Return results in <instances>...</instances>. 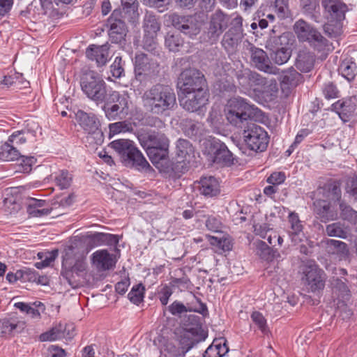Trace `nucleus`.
Returning <instances> with one entry per match:
<instances>
[{
  "instance_id": "nucleus-1",
  "label": "nucleus",
  "mask_w": 357,
  "mask_h": 357,
  "mask_svg": "<svg viewBox=\"0 0 357 357\" xmlns=\"http://www.w3.org/2000/svg\"><path fill=\"white\" fill-rule=\"evenodd\" d=\"M137 138L151 162L160 171L170 173L171 171H181L180 166L181 168L184 167L183 162L174 164L169 160V140L164 133L149 130L139 133Z\"/></svg>"
},
{
  "instance_id": "nucleus-2",
  "label": "nucleus",
  "mask_w": 357,
  "mask_h": 357,
  "mask_svg": "<svg viewBox=\"0 0 357 357\" xmlns=\"http://www.w3.org/2000/svg\"><path fill=\"white\" fill-rule=\"evenodd\" d=\"M144 107L149 112L162 115L176 107V96L169 85L156 84L144 91L142 96Z\"/></svg>"
},
{
  "instance_id": "nucleus-3",
  "label": "nucleus",
  "mask_w": 357,
  "mask_h": 357,
  "mask_svg": "<svg viewBox=\"0 0 357 357\" xmlns=\"http://www.w3.org/2000/svg\"><path fill=\"white\" fill-rule=\"evenodd\" d=\"M293 30L299 41L309 43L316 51L321 54L324 59L334 50L331 42L325 38L312 25L302 19L294 23Z\"/></svg>"
},
{
  "instance_id": "nucleus-4",
  "label": "nucleus",
  "mask_w": 357,
  "mask_h": 357,
  "mask_svg": "<svg viewBox=\"0 0 357 357\" xmlns=\"http://www.w3.org/2000/svg\"><path fill=\"white\" fill-rule=\"evenodd\" d=\"M109 146L116 151L126 166L134 167L138 170H147L151 168L150 165L134 145L132 141L118 139L110 142Z\"/></svg>"
},
{
  "instance_id": "nucleus-5",
  "label": "nucleus",
  "mask_w": 357,
  "mask_h": 357,
  "mask_svg": "<svg viewBox=\"0 0 357 357\" xmlns=\"http://www.w3.org/2000/svg\"><path fill=\"white\" fill-rule=\"evenodd\" d=\"M199 319L197 316L190 315L188 321H183L185 328L181 332L178 339L181 352L183 355L195 344L204 340L206 337V334L202 328Z\"/></svg>"
},
{
  "instance_id": "nucleus-6",
  "label": "nucleus",
  "mask_w": 357,
  "mask_h": 357,
  "mask_svg": "<svg viewBox=\"0 0 357 357\" xmlns=\"http://www.w3.org/2000/svg\"><path fill=\"white\" fill-rule=\"evenodd\" d=\"M80 84L84 94L97 104L102 103L108 96L106 83L96 72L85 73L81 79Z\"/></svg>"
},
{
  "instance_id": "nucleus-7",
  "label": "nucleus",
  "mask_w": 357,
  "mask_h": 357,
  "mask_svg": "<svg viewBox=\"0 0 357 357\" xmlns=\"http://www.w3.org/2000/svg\"><path fill=\"white\" fill-rule=\"evenodd\" d=\"M255 105H250L241 98H233L229 100L226 117L228 121L235 126H241L255 114Z\"/></svg>"
},
{
  "instance_id": "nucleus-8",
  "label": "nucleus",
  "mask_w": 357,
  "mask_h": 357,
  "mask_svg": "<svg viewBox=\"0 0 357 357\" xmlns=\"http://www.w3.org/2000/svg\"><path fill=\"white\" fill-rule=\"evenodd\" d=\"M103 102L102 109L110 121L121 119L128 114L127 98L118 91L109 90Z\"/></svg>"
},
{
  "instance_id": "nucleus-9",
  "label": "nucleus",
  "mask_w": 357,
  "mask_h": 357,
  "mask_svg": "<svg viewBox=\"0 0 357 357\" xmlns=\"http://www.w3.org/2000/svg\"><path fill=\"white\" fill-rule=\"evenodd\" d=\"M178 87L181 93L206 92V82L204 75L196 69H185L178 77Z\"/></svg>"
},
{
  "instance_id": "nucleus-10",
  "label": "nucleus",
  "mask_w": 357,
  "mask_h": 357,
  "mask_svg": "<svg viewBox=\"0 0 357 357\" xmlns=\"http://www.w3.org/2000/svg\"><path fill=\"white\" fill-rule=\"evenodd\" d=\"M243 137L248 147L256 152H262L268 146L269 137L267 132L261 126L250 123L243 130Z\"/></svg>"
},
{
  "instance_id": "nucleus-11",
  "label": "nucleus",
  "mask_w": 357,
  "mask_h": 357,
  "mask_svg": "<svg viewBox=\"0 0 357 357\" xmlns=\"http://www.w3.org/2000/svg\"><path fill=\"white\" fill-rule=\"evenodd\" d=\"M160 73L159 63L150 59L144 53H137L135 56V74L137 80L142 82L146 78H155Z\"/></svg>"
},
{
  "instance_id": "nucleus-12",
  "label": "nucleus",
  "mask_w": 357,
  "mask_h": 357,
  "mask_svg": "<svg viewBox=\"0 0 357 357\" xmlns=\"http://www.w3.org/2000/svg\"><path fill=\"white\" fill-rule=\"evenodd\" d=\"M121 9L113 10L111 16L107 20L109 26V36L112 43L123 45L126 43V36L128 33V28L122 19Z\"/></svg>"
},
{
  "instance_id": "nucleus-13",
  "label": "nucleus",
  "mask_w": 357,
  "mask_h": 357,
  "mask_svg": "<svg viewBox=\"0 0 357 357\" xmlns=\"http://www.w3.org/2000/svg\"><path fill=\"white\" fill-rule=\"evenodd\" d=\"M230 17L220 10L212 13L209 18L206 36L211 43H216L229 26Z\"/></svg>"
},
{
  "instance_id": "nucleus-14",
  "label": "nucleus",
  "mask_w": 357,
  "mask_h": 357,
  "mask_svg": "<svg viewBox=\"0 0 357 357\" xmlns=\"http://www.w3.org/2000/svg\"><path fill=\"white\" fill-rule=\"evenodd\" d=\"M172 26L190 38L197 36L201 29V24L193 16H182L176 13L169 15Z\"/></svg>"
},
{
  "instance_id": "nucleus-15",
  "label": "nucleus",
  "mask_w": 357,
  "mask_h": 357,
  "mask_svg": "<svg viewBox=\"0 0 357 357\" xmlns=\"http://www.w3.org/2000/svg\"><path fill=\"white\" fill-rule=\"evenodd\" d=\"M252 64L259 70L271 75H278L280 69L273 65L267 53L262 49L251 46L250 48Z\"/></svg>"
},
{
  "instance_id": "nucleus-16",
  "label": "nucleus",
  "mask_w": 357,
  "mask_h": 357,
  "mask_svg": "<svg viewBox=\"0 0 357 357\" xmlns=\"http://www.w3.org/2000/svg\"><path fill=\"white\" fill-rule=\"evenodd\" d=\"M3 207L10 214L18 212L22 205V186L5 189L3 193Z\"/></svg>"
},
{
  "instance_id": "nucleus-17",
  "label": "nucleus",
  "mask_w": 357,
  "mask_h": 357,
  "mask_svg": "<svg viewBox=\"0 0 357 357\" xmlns=\"http://www.w3.org/2000/svg\"><path fill=\"white\" fill-rule=\"evenodd\" d=\"M303 274L304 277L303 280L312 291H315L324 288V273L314 262L310 261L305 266Z\"/></svg>"
},
{
  "instance_id": "nucleus-18",
  "label": "nucleus",
  "mask_w": 357,
  "mask_h": 357,
  "mask_svg": "<svg viewBox=\"0 0 357 357\" xmlns=\"http://www.w3.org/2000/svg\"><path fill=\"white\" fill-rule=\"evenodd\" d=\"M68 252L63 258L62 262L61 275L68 280L70 284L76 283V278H79L85 271L86 264L82 259H77L73 265V262L68 257Z\"/></svg>"
},
{
  "instance_id": "nucleus-19",
  "label": "nucleus",
  "mask_w": 357,
  "mask_h": 357,
  "mask_svg": "<svg viewBox=\"0 0 357 357\" xmlns=\"http://www.w3.org/2000/svg\"><path fill=\"white\" fill-rule=\"evenodd\" d=\"M22 322L21 317L16 313H10L8 317L0 319V337L11 338L21 333Z\"/></svg>"
},
{
  "instance_id": "nucleus-20",
  "label": "nucleus",
  "mask_w": 357,
  "mask_h": 357,
  "mask_svg": "<svg viewBox=\"0 0 357 357\" xmlns=\"http://www.w3.org/2000/svg\"><path fill=\"white\" fill-rule=\"evenodd\" d=\"M206 92L181 93L179 96L180 105L186 111L194 112L200 109L206 103Z\"/></svg>"
},
{
  "instance_id": "nucleus-21",
  "label": "nucleus",
  "mask_w": 357,
  "mask_h": 357,
  "mask_svg": "<svg viewBox=\"0 0 357 357\" xmlns=\"http://www.w3.org/2000/svg\"><path fill=\"white\" fill-rule=\"evenodd\" d=\"M210 146L214 163L222 166H229L233 164V155L224 143L213 139L210 141Z\"/></svg>"
},
{
  "instance_id": "nucleus-22",
  "label": "nucleus",
  "mask_w": 357,
  "mask_h": 357,
  "mask_svg": "<svg viewBox=\"0 0 357 357\" xmlns=\"http://www.w3.org/2000/svg\"><path fill=\"white\" fill-rule=\"evenodd\" d=\"M176 156L178 159H180V160L176 162H173V163L178 164L180 162H183L185 165L182 169H180L181 171H171L170 173L172 172L175 174L184 173L188 170V164L194 157V148L192 144L187 139H179L176 142ZM180 168H181V166Z\"/></svg>"
},
{
  "instance_id": "nucleus-23",
  "label": "nucleus",
  "mask_w": 357,
  "mask_h": 357,
  "mask_svg": "<svg viewBox=\"0 0 357 357\" xmlns=\"http://www.w3.org/2000/svg\"><path fill=\"white\" fill-rule=\"evenodd\" d=\"M313 211L317 218L322 222H328L338 219V212L331 202L324 199H317L313 203Z\"/></svg>"
},
{
  "instance_id": "nucleus-24",
  "label": "nucleus",
  "mask_w": 357,
  "mask_h": 357,
  "mask_svg": "<svg viewBox=\"0 0 357 357\" xmlns=\"http://www.w3.org/2000/svg\"><path fill=\"white\" fill-rule=\"evenodd\" d=\"M238 83L244 87L253 88L255 86H264L267 80L257 72L249 69L239 71L236 75Z\"/></svg>"
},
{
  "instance_id": "nucleus-25",
  "label": "nucleus",
  "mask_w": 357,
  "mask_h": 357,
  "mask_svg": "<svg viewBox=\"0 0 357 357\" xmlns=\"http://www.w3.org/2000/svg\"><path fill=\"white\" fill-rule=\"evenodd\" d=\"M196 185L200 194L206 197H215L220 193V185L214 176L202 177Z\"/></svg>"
},
{
  "instance_id": "nucleus-26",
  "label": "nucleus",
  "mask_w": 357,
  "mask_h": 357,
  "mask_svg": "<svg viewBox=\"0 0 357 357\" xmlns=\"http://www.w3.org/2000/svg\"><path fill=\"white\" fill-rule=\"evenodd\" d=\"M86 55L89 59L95 61L98 66H104L109 59V47L107 45H91L86 49Z\"/></svg>"
},
{
  "instance_id": "nucleus-27",
  "label": "nucleus",
  "mask_w": 357,
  "mask_h": 357,
  "mask_svg": "<svg viewBox=\"0 0 357 357\" xmlns=\"http://www.w3.org/2000/svg\"><path fill=\"white\" fill-rule=\"evenodd\" d=\"M92 262L98 271L109 270L116 263L113 255L106 250L95 252L92 255Z\"/></svg>"
},
{
  "instance_id": "nucleus-28",
  "label": "nucleus",
  "mask_w": 357,
  "mask_h": 357,
  "mask_svg": "<svg viewBox=\"0 0 357 357\" xmlns=\"http://www.w3.org/2000/svg\"><path fill=\"white\" fill-rule=\"evenodd\" d=\"M322 6L330 13L331 17L340 22L345 18L347 5L339 0H322Z\"/></svg>"
},
{
  "instance_id": "nucleus-29",
  "label": "nucleus",
  "mask_w": 357,
  "mask_h": 357,
  "mask_svg": "<svg viewBox=\"0 0 357 357\" xmlns=\"http://www.w3.org/2000/svg\"><path fill=\"white\" fill-rule=\"evenodd\" d=\"M315 61V56L307 50H301L297 54L295 66L303 73H307L312 70Z\"/></svg>"
},
{
  "instance_id": "nucleus-30",
  "label": "nucleus",
  "mask_w": 357,
  "mask_h": 357,
  "mask_svg": "<svg viewBox=\"0 0 357 357\" xmlns=\"http://www.w3.org/2000/svg\"><path fill=\"white\" fill-rule=\"evenodd\" d=\"M26 199L29 201L26 203V212L29 217L40 218L50 214L52 208H40L45 205V200L31 197H28Z\"/></svg>"
},
{
  "instance_id": "nucleus-31",
  "label": "nucleus",
  "mask_w": 357,
  "mask_h": 357,
  "mask_svg": "<svg viewBox=\"0 0 357 357\" xmlns=\"http://www.w3.org/2000/svg\"><path fill=\"white\" fill-rule=\"evenodd\" d=\"M294 36L291 32H284L280 36L271 35L266 42V47L271 49L289 48V46L293 45Z\"/></svg>"
},
{
  "instance_id": "nucleus-32",
  "label": "nucleus",
  "mask_w": 357,
  "mask_h": 357,
  "mask_svg": "<svg viewBox=\"0 0 357 357\" xmlns=\"http://www.w3.org/2000/svg\"><path fill=\"white\" fill-rule=\"evenodd\" d=\"M182 130L189 137L199 138L204 134V124L201 122L186 119L181 122Z\"/></svg>"
},
{
  "instance_id": "nucleus-33",
  "label": "nucleus",
  "mask_w": 357,
  "mask_h": 357,
  "mask_svg": "<svg viewBox=\"0 0 357 357\" xmlns=\"http://www.w3.org/2000/svg\"><path fill=\"white\" fill-rule=\"evenodd\" d=\"M324 233L331 237L347 238L349 234V227L345 223L337 221L326 225Z\"/></svg>"
},
{
  "instance_id": "nucleus-34",
  "label": "nucleus",
  "mask_w": 357,
  "mask_h": 357,
  "mask_svg": "<svg viewBox=\"0 0 357 357\" xmlns=\"http://www.w3.org/2000/svg\"><path fill=\"white\" fill-rule=\"evenodd\" d=\"M321 244L325 248L326 251L330 255H336L340 257H345L349 253L347 245L342 241L326 239L321 241Z\"/></svg>"
},
{
  "instance_id": "nucleus-35",
  "label": "nucleus",
  "mask_w": 357,
  "mask_h": 357,
  "mask_svg": "<svg viewBox=\"0 0 357 357\" xmlns=\"http://www.w3.org/2000/svg\"><path fill=\"white\" fill-rule=\"evenodd\" d=\"M15 135L13 134L9 137L8 142L0 145V160L2 161H14L21 157V153L13 144L12 138Z\"/></svg>"
},
{
  "instance_id": "nucleus-36",
  "label": "nucleus",
  "mask_w": 357,
  "mask_h": 357,
  "mask_svg": "<svg viewBox=\"0 0 357 357\" xmlns=\"http://www.w3.org/2000/svg\"><path fill=\"white\" fill-rule=\"evenodd\" d=\"M86 239L93 245H115L119 243V238L116 235L96 232L86 236Z\"/></svg>"
},
{
  "instance_id": "nucleus-37",
  "label": "nucleus",
  "mask_w": 357,
  "mask_h": 357,
  "mask_svg": "<svg viewBox=\"0 0 357 357\" xmlns=\"http://www.w3.org/2000/svg\"><path fill=\"white\" fill-rule=\"evenodd\" d=\"M339 71L349 81L353 80L357 75V54L345 59L340 64Z\"/></svg>"
},
{
  "instance_id": "nucleus-38",
  "label": "nucleus",
  "mask_w": 357,
  "mask_h": 357,
  "mask_svg": "<svg viewBox=\"0 0 357 357\" xmlns=\"http://www.w3.org/2000/svg\"><path fill=\"white\" fill-rule=\"evenodd\" d=\"M77 118L79 125L86 132L96 130L100 126L99 121L93 114L79 111L77 114Z\"/></svg>"
},
{
  "instance_id": "nucleus-39",
  "label": "nucleus",
  "mask_w": 357,
  "mask_h": 357,
  "mask_svg": "<svg viewBox=\"0 0 357 357\" xmlns=\"http://www.w3.org/2000/svg\"><path fill=\"white\" fill-rule=\"evenodd\" d=\"M338 218L350 223H356L357 221V211H355L345 200H340L337 203Z\"/></svg>"
},
{
  "instance_id": "nucleus-40",
  "label": "nucleus",
  "mask_w": 357,
  "mask_h": 357,
  "mask_svg": "<svg viewBox=\"0 0 357 357\" xmlns=\"http://www.w3.org/2000/svg\"><path fill=\"white\" fill-rule=\"evenodd\" d=\"M302 75L294 68H290L283 73L281 77L282 90L296 86L301 81Z\"/></svg>"
},
{
  "instance_id": "nucleus-41",
  "label": "nucleus",
  "mask_w": 357,
  "mask_h": 357,
  "mask_svg": "<svg viewBox=\"0 0 357 357\" xmlns=\"http://www.w3.org/2000/svg\"><path fill=\"white\" fill-rule=\"evenodd\" d=\"M324 193L327 198L337 202V203L342 199L341 183L337 180H331L328 181L324 186Z\"/></svg>"
},
{
  "instance_id": "nucleus-42",
  "label": "nucleus",
  "mask_w": 357,
  "mask_h": 357,
  "mask_svg": "<svg viewBox=\"0 0 357 357\" xmlns=\"http://www.w3.org/2000/svg\"><path fill=\"white\" fill-rule=\"evenodd\" d=\"M165 45L171 52H177L184 45V40L178 32H168L165 37Z\"/></svg>"
},
{
  "instance_id": "nucleus-43",
  "label": "nucleus",
  "mask_w": 357,
  "mask_h": 357,
  "mask_svg": "<svg viewBox=\"0 0 357 357\" xmlns=\"http://www.w3.org/2000/svg\"><path fill=\"white\" fill-rule=\"evenodd\" d=\"M160 27V22L155 15L152 14L145 15L143 22L144 33L158 36Z\"/></svg>"
},
{
  "instance_id": "nucleus-44",
  "label": "nucleus",
  "mask_w": 357,
  "mask_h": 357,
  "mask_svg": "<svg viewBox=\"0 0 357 357\" xmlns=\"http://www.w3.org/2000/svg\"><path fill=\"white\" fill-rule=\"evenodd\" d=\"M65 327L63 324L59 323L54 326L49 331L42 333L39 338L42 342L55 341L63 338Z\"/></svg>"
},
{
  "instance_id": "nucleus-45",
  "label": "nucleus",
  "mask_w": 357,
  "mask_h": 357,
  "mask_svg": "<svg viewBox=\"0 0 357 357\" xmlns=\"http://www.w3.org/2000/svg\"><path fill=\"white\" fill-rule=\"evenodd\" d=\"M291 54V51L290 48H279V49H272V52L271 53V60L278 65H282L287 63Z\"/></svg>"
},
{
  "instance_id": "nucleus-46",
  "label": "nucleus",
  "mask_w": 357,
  "mask_h": 357,
  "mask_svg": "<svg viewBox=\"0 0 357 357\" xmlns=\"http://www.w3.org/2000/svg\"><path fill=\"white\" fill-rule=\"evenodd\" d=\"M142 47L144 50L153 54H159V46L157 36L144 33L142 39Z\"/></svg>"
},
{
  "instance_id": "nucleus-47",
  "label": "nucleus",
  "mask_w": 357,
  "mask_h": 357,
  "mask_svg": "<svg viewBox=\"0 0 357 357\" xmlns=\"http://www.w3.org/2000/svg\"><path fill=\"white\" fill-rule=\"evenodd\" d=\"M144 286L142 283H139L132 287L130 291L128 294V298L131 303L138 305L144 300Z\"/></svg>"
},
{
  "instance_id": "nucleus-48",
  "label": "nucleus",
  "mask_w": 357,
  "mask_h": 357,
  "mask_svg": "<svg viewBox=\"0 0 357 357\" xmlns=\"http://www.w3.org/2000/svg\"><path fill=\"white\" fill-rule=\"evenodd\" d=\"M58 256V250H54L51 252H38V257L40 259H41V261L37 262L36 264V266L38 268H42L44 267L49 266L51 263H52L55 259Z\"/></svg>"
},
{
  "instance_id": "nucleus-49",
  "label": "nucleus",
  "mask_w": 357,
  "mask_h": 357,
  "mask_svg": "<svg viewBox=\"0 0 357 357\" xmlns=\"http://www.w3.org/2000/svg\"><path fill=\"white\" fill-rule=\"evenodd\" d=\"M274 8L278 17L280 20L287 18L291 15L289 0H275Z\"/></svg>"
},
{
  "instance_id": "nucleus-50",
  "label": "nucleus",
  "mask_w": 357,
  "mask_h": 357,
  "mask_svg": "<svg viewBox=\"0 0 357 357\" xmlns=\"http://www.w3.org/2000/svg\"><path fill=\"white\" fill-rule=\"evenodd\" d=\"M349 301L338 299L336 314L342 320H349L353 315L352 310L348 306Z\"/></svg>"
},
{
  "instance_id": "nucleus-51",
  "label": "nucleus",
  "mask_w": 357,
  "mask_h": 357,
  "mask_svg": "<svg viewBox=\"0 0 357 357\" xmlns=\"http://www.w3.org/2000/svg\"><path fill=\"white\" fill-rule=\"evenodd\" d=\"M131 3L130 5L123 6V10H121L123 15L122 19L124 21L127 20L129 22H133L139 16L137 12L138 2Z\"/></svg>"
},
{
  "instance_id": "nucleus-52",
  "label": "nucleus",
  "mask_w": 357,
  "mask_h": 357,
  "mask_svg": "<svg viewBox=\"0 0 357 357\" xmlns=\"http://www.w3.org/2000/svg\"><path fill=\"white\" fill-rule=\"evenodd\" d=\"M251 319L263 334L268 335L270 331L266 319L261 312L258 311L253 312L251 314Z\"/></svg>"
},
{
  "instance_id": "nucleus-53",
  "label": "nucleus",
  "mask_w": 357,
  "mask_h": 357,
  "mask_svg": "<svg viewBox=\"0 0 357 357\" xmlns=\"http://www.w3.org/2000/svg\"><path fill=\"white\" fill-rule=\"evenodd\" d=\"M44 305L42 303L36 302L31 304H26L24 303V312L27 316H29L32 319H38L40 317V307L43 310Z\"/></svg>"
},
{
  "instance_id": "nucleus-54",
  "label": "nucleus",
  "mask_w": 357,
  "mask_h": 357,
  "mask_svg": "<svg viewBox=\"0 0 357 357\" xmlns=\"http://www.w3.org/2000/svg\"><path fill=\"white\" fill-rule=\"evenodd\" d=\"M256 252L257 255H259L261 259L270 261L274 257V255H271V248L262 241H258L256 243Z\"/></svg>"
},
{
  "instance_id": "nucleus-55",
  "label": "nucleus",
  "mask_w": 357,
  "mask_h": 357,
  "mask_svg": "<svg viewBox=\"0 0 357 357\" xmlns=\"http://www.w3.org/2000/svg\"><path fill=\"white\" fill-rule=\"evenodd\" d=\"M333 110L338 113L340 117L344 120V116L352 111L353 107L350 105V101L338 100L332 105Z\"/></svg>"
},
{
  "instance_id": "nucleus-56",
  "label": "nucleus",
  "mask_w": 357,
  "mask_h": 357,
  "mask_svg": "<svg viewBox=\"0 0 357 357\" xmlns=\"http://www.w3.org/2000/svg\"><path fill=\"white\" fill-rule=\"evenodd\" d=\"M228 32L233 34L236 38H242L243 36V18L241 16H236L231 22V27Z\"/></svg>"
},
{
  "instance_id": "nucleus-57",
  "label": "nucleus",
  "mask_w": 357,
  "mask_h": 357,
  "mask_svg": "<svg viewBox=\"0 0 357 357\" xmlns=\"http://www.w3.org/2000/svg\"><path fill=\"white\" fill-rule=\"evenodd\" d=\"M72 175L66 170H62L59 174L55 177L56 183L61 189L68 188L72 183Z\"/></svg>"
},
{
  "instance_id": "nucleus-58",
  "label": "nucleus",
  "mask_w": 357,
  "mask_h": 357,
  "mask_svg": "<svg viewBox=\"0 0 357 357\" xmlns=\"http://www.w3.org/2000/svg\"><path fill=\"white\" fill-rule=\"evenodd\" d=\"M168 310L172 315L178 317H181L185 313L192 311L190 308L186 307L183 303L178 301H175L169 305Z\"/></svg>"
},
{
  "instance_id": "nucleus-59",
  "label": "nucleus",
  "mask_w": 357,
  "mask_h": 357,
  "mask_svg": "<svg viewBox=\"0 0 357 357\" xmlns=\"http://www.w3.org/2000/svg\"><path fill=\"white\" fill-rule=\"evenodd\" d=\"M86 142L89 144H101L104 141V135L101 129L98 128L96 130L87 132Z\"/></svg>"
},
{
  "instance_id": "nucleus-60",
  "label": "nucleus",
  "mask_w": 357,
  "mask_h": 357,
  "mask_svg": "<svg viewBox=\"0 0 357 357\" xmlns=\"http://www.w3.org/2000/svg\"><path fill=\"white\" fill-rule=\"evenodd\" d=\"M109 137L120 132H125L131 129V125L125 121H119L109 125Z\"/></svg>"
},
{
  "instance_id": "nucleus-61",
  "label": "nucleus",
  "mask_w": 357,
  "mask_h": 357,
  "mask_svg": "<svg viewBox=\"0 0 357 357\" xmlns=\"http://www.w3.org/2000/svg\"><path fill=\"white\" fill-rule=\"evenodd\" d=\"M111 73L112 76L116 78H119L124 74L122 58L121 56L115 58L113 64L111 66Z\"/></svg>"
},
{
  "instance_id": "nucleus-62",
  "label": "nucleus",
  "mask_w": 357,
  "mask_h": 357,
  "mask_svg": "<svg viewBox=\"0 0 357 357\" xmlns=\"http://www.w3.org/2000/svg\"><path fill=\"white\" fill-rule=\"evenodd\" d=\"M335 287L339 291V299L349 301L350 291L344 282L340 280H337Z\"/></svg>"
},
{
  "instance_id": "nucleus-63",
  "label": "nucleus",
  "mask_w": 357,
  "mask_h": 357,
  "mask_svg": "<svg viewBox=\"0 0 357 357\" xmlns=\"http://www.w3.org/2000/svg\"><path fill=\"white\" fill-rule=\"evenodd\" d=\"M289 221L291 224V228L288 233L290 231H302L303 225L298 218V214L291 213L289 215Z\"/></svg>"
},
{
  "instance_id": "nucleus-64",
  "label": "nucleus",
  "mask_w": 357,
  "mask_h": 357,
  "mask_svg": "<svg viewBox=\"0 0 357 357\" xmlns=\"http://www.w3.org/2000/svg\"><path fill=\"white\" fill-rule=\"evenodd\" d=\"M300 5L304 13L312 14L318 6V3L317 0H300Z\"/></svg>"
}]
</instances>
